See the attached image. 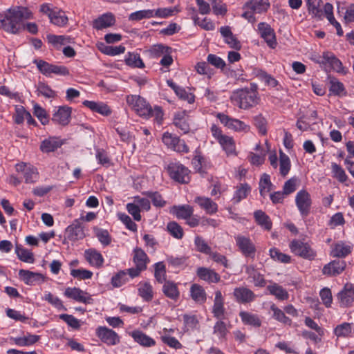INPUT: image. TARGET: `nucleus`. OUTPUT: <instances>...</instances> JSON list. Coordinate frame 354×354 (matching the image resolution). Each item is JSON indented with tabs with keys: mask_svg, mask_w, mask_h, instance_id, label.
<instances>
[{
	"mask_svg": "<svg viewBox=\"0 0 354 354\" xmlns=\"http://www.w3.org/2000/svg\"><path fill=\"white\" fill-rule=\"evenodd\" d=\"M233 296L238 303L248 304L253 301L255 298V294L246 287H237L234 288Z\"/></svg>",
	"mask_w": 354,
	"mask_h": 354,
	"instance_id": "18",
	"label": "nucleus"
},
{
	"mask_svg": "<svg viewBox=\"0 0 354 354\" xmlns=\"http://www.w3.org/2000/svg\"><path fill=\"white\" fill-rule=\"evenodd\" d=\"M126 64L131 67L143 68L145 64L138 53H129L125 58Z\"/></svg>",
	"mask_w": 354,
	"mask_h": 354,
	"instance_id": "51",
	"label": "nucleus"
},
{
	"mask_svg": "<svg viewBox=\"0 0 354 354\" xmlns=\"http://www.w3.org/2000/svg\"><path fill=\"white\" fill-rule=\"evenodd\" d=\"M83 104L92 111L98 113L104 116H109L111 114L110 107L102 102L84 100Z\"/></svg>",
	"mask_w": 354,
	"mask_h": 354,
	"instance_id": "23",
	"label": "nucleus"
},
{
	"mask_svg": "<svg viewBox=\"0 0 354 354\" xmlns=\"http://www.w3.org/2000/svg\"><path fill=\"white\" fill-rule=\"evenodd\" d=\"M197 276L201 279L208 283H218L220 281V275L216 273L214 270L200 267L196 271Z\"/></svg>",
	"mask_w": 354,
	"mask_h": 354,
	"instance_id": "26",
	"label": "nucleus"
},
{
	"mask_svg": "<svg viewBox=\"0 0 354 354\" xmlns=\"http://www.w3.org/2000/svg\"><path fill=\"white\" fill-rule=\"evenodd\" d=\"M174 124L184 133L189 131V115L186 111H180L175 113Z\"/></svg>",
	"mask_w": 354,
	"mask_h": 354,
	"instance_id": "25",
	"label": "nucleus"
},
{
	"mask_svg": "<svg viewBox=\"0 0 354 354\" xmlns=\"http://www.w3.org/2000/svg\"><path fill=\"white\" fill-rule=\"evenodd\" d=\"M153 17V10H141L132 12L129 16V21H138L143 19H150Z\"/></svg>",
	"mask_w": 354,
	"mask_h": 354,
	"instance_id": "54",
	"label": "nucleus"
},
{
	"mask_svg": "<svg viewBox=\"0 0 354 354\" xmlns=\"http://www.w3.org/2000/svg\"><path fill=\"white\" fill-rule=\"evenodd\" d=\"M162 291L167 297L174 300L177 299L180 295L176 284L169 281L164 283Z\"/></svg>",
	"mask_w": 354,
	"mask_h": 354,
	"instance_id": "42",
	"label": "nucleus"
},
{
	"mask_svg": "<svg viewBox=\"0 0 354 354\" xmlns=\"http://www.w3.org/2000/svg\"><path fill=\"white\" fill-rule=\"evenodd\" d=\"M19 276L28 285H31L36 281L43 279L41 274L26 270H20L19 271Z\"/></svg>",
	"mask_w": 354,
	"mask_h": 354,
	"instance_id": "38",
	"label": "nucleus"
},
{
	"mask_svg": "<svg viewBox=\"0 0 354 354\" xmlns=\"http://www.w3.org/2000/svg\"><path fill=\"white\" fill-rule=\"evenodd\" d=\"M239 317L245 325H250L255 328L260 327L261 325V320L257 314L241 311L239 313Z\"/></svg>",
	"mask_w": 354,
	"mask_h": 354,
	"instance_id": "33",
	"label": "nucleus"
},
{
	"mask_svg": "<svg viewBox=\"0 0 354 354\" xmlns=\"http://www.w3.org/2000/svg\"><path fill=\"white\" fill-rule=\"evenodd\" d=\"M71 275L77 280L90 279L93 277V272L84 268H72L70 271Z\"/></svg>",
	"mask_w": 354,
	"mask_h": 354,
	"instance_id": "53",
	"label": "nucleus"
},
{
	"mask_svg": "<svg viewBox=\"0 0 354 354\" xmlns=\"http://www.w3.org/2000/svg\"><path fill=\"white\" fill-rule=\"evenodd\" d=\"M167 230L174 238L180 239L183 236V228L176 222H170L167 224Z\"/></svg>",
	"mask_w": 354,
	"mask_h": 354,
	"instance_id": "64",
	"label": "nucleus"
},
{
	"mask_svg": "<svg viewBox=\"0 0 354 354\" xmlns=\"http://www.w3.org/2000/svg\"><path fill=\"white\" fill-rule=\"evenodd\" d=\"M270 256L274 260L281 263H289L290 261V257L288 254L281 252L278 249L273 248L270 249Z\"/></svg>",
	"mask_w": 354,
	"mask_h": 354,
	"instance_id": "61",
	"label": "nucleus"
},
{
	"mask_svg": "<svg viewBox=\"0 0 354 354\" xmlns=\"http://www.w3.org/2000/svg\"><path fill=\"white\" fill-rule=\"evenodd\" d=\"M194 244L196 250L202 253L209 254H211V248L207 245L205 241L199 236H196L194 239Z\"/></svg>",
	"mask_w": 354,
	"mask_h": 354,
	"instance_id": "63",
	"label": "nucleus"
},
{
	"mask_svg": "<svg viewBox=\"0 0 354 354\" xmlns=\"http://www.w3.org/2000/svg\"><path fill=\"white\" fill-rule=\"evenodd\" d=\"M295 204L301 215L307 216L310 213L312 205L310 194L305 189L298 192L295 196Z\"/></svg>",
	"mask_w": 354,
	"mask_h": 354,
	"instance_id": "12",
	"label": "nucleus"
},
{
	"mask_svg": "<svg viewBox=\"0 0 354 354\" xmlns=\"http://www.w3.org/2000/svg\"><path fill=\"white\" fill-rule=\"evenodd\" d=\"M162 140L165 145L174 151L184 153L189 151V147L185 144V141L171 133H164Z\"/></svg>",
	"mask_w": 354,
	"mask_h": 354,
	"instance_id": "11",
	"label": "nucleus"
},
{
	"mask_svg": "<svg viewBox=\"0 0 354 354\" xmlns=\"http://www.w3.org/2000/svg\"><path fill=\"white\" fill-rule=\"evenodd\" d=\"M316 62L319 64L328 65L337 73L346 74L347 72L342 62L331 52H324L322 55L317 57Z\"/></svg>",
	"mask_w": 354,
	"mask_h": 354,
	"instance_id": "6",
	"label": "nucleus"
},
{
	"mask_svg": "<svg viewBox=\"0 0 354 354\" xmlns=\"http://www.w3.org/2000/svg\"><path fill=\"white\" fill-rule=\"evenodd\" d=\"M257 31L265 40L268 46L274 48L277 46L275 33L271 26L265 22H261L257 26Z\"/></svg>",
	"mask_w": 354,
	"mask_h": 354,
	"instance_id": "15",
	"label": "nucleus"
},
{
	"mask_svg": "<svg viewBox=\"0 0 354 354\" xmlns=\"http://www.w3.org/2000/svg\"><path fill=\"white\" fill-rule=\"evenodd\" d=\"M33 62L44 75L50 76L51 74L64 75L66 73L64 66L53 65L41 59H35Z\"/></svg>",
	"mask_w": 354,
	"mask_h": 354,
	"instance_id": "14",
	"label": "nucleus"
},
{
	"mask_svg": "<svg viewBox=\"0 0 354 354\" xmlns=\"http://www.w3.org/2000/svg\"><path fill=\"white\" fill-rule=\"evenodd\" d=\"M190 294L192 299L198 303H204L206 300V293L204 288L196 283L192 285Z\"/></svg>",
	"mask_w": 354,
	"mask_h": 354,
	"instance_id": "39",
	"label": "nucleus"
},
{
	"mask_svg": "<svg viewBox=\"0 0 354 354\" xmlns=\"http://www.w3.org/2000/svg\"><path fill=\"white\" fill-rule=\"evenodd\" d=\"M127 102L140 116L149 118L151 106L143 97L136 95H128Z\"/></svg>",
	"mask_w": 354,
	"mask_h": 354,
	"instance_id": "7",
	"label": "nucleus"
},
{
	"mask_svg": "<svg viewBox=\"0 0 354 354\" xmlns=\"http://www.w3.org/2000/svg\"><path fill=\"white\" fill-rule=\"evenodd\" d=\"M195 202L207 214H213L218 210L217 204L209 198L198 196L195 198Z\"/></svg>",
	"mask_w": 354,
	"mask_h": 354,
	"instance_id": "29",
	"label": "nucleus"
},
{
	"mask_svg": "<svg viewBox=\"0 0 354 354\" xmlns=\"http://www.w3.org/2000/svg\"><path fill=\"white\" fill-rule=\"evenodd\" d=\"M337 299L341 306H348L354 301V288L351 284H346L338 293Z\"/></svg>",
	"mask_w": 354,
	"mask_h": 354,
	"instance_id": "19",
	"label": "nucleus"
},
{
	"mask_svg": "<svg viewBox=\"0 0 354 354\" xmlns=\"http://www.w3.org/2000/svg\"><path fill=\"white\" fill-rule=\"evenodd\" d=\"M346 263L344 260L335 259L326 264L322 270L324 275L335 277L340 274L346 268Z\"/></svg>",
	"mask_w": 354,
	"mask_h": 354,
	"instance_id": "17",
	"label": "nucleus"
},
{
	"mask_svg": "<svg viewBox=\"0 0 354 354\" xmlns=\"http://www.w3.org/2000/svg\"><path fill=\"white\" fill-rule=\"evenodd\" d=\"M153 10V17L167 18L178 12L179 10L176 7L174 8H160Z\"/></svg>",
	"mask_w": 354,
	"mask_h": 354,
	"instance_id": "55",
	"label": "nucleus"
},
{
	"mask_svg": "<svg viewBox=\"0 0 354 354\" xmlns=\"http://www.w3.org/2000/svg\"><path fill=\"white\" fill-rule=\"evenodd\" d=\"M64 143V140L57 137H49L44 140L40 145V150L44 153H49L61 147Z\"/></svg>",
	"mask_w": 354,
	"mask_h": 354,
	"instance_id": "21",
	"label": "nucleus"
},
{
	"mask_svg": "<svg viewBox=\"0 0 354 354\" xmlns=\"http://www.w3.org/2000/svg\"><path fill=\"white\" fill-rule=\"evenodd\" d=\"M234 239L236 246L245 257L254 258L256 247L250 237L238 234Z\"/></svg>",
	"mask_w": 354,
	"mask_h": 354,
	"instance_id": "10",
	"label": "nucleus"
},
{
	"mask_svg": "<svg viewBox=\"0 0 354 354\" xmlns=\"http://www.w3.org/2000/svg\"><path fill=\"white\" fill-rule=\"evenodd\" d=\"M115 24V18L111 13H106L95 19L93 27L96 30H102L112 26Z\"/></svg>",
	"mask_w": 354,
	"mask_h": 354,
	"instance_id": "27",
	"label": "nucleus"
},
{
	"mask_svg": "<svg viewBox=\"0 0 354 354\" xmlns=\"http://www.w3.org/2000/svg\"><path fill=\"white\" fill-rule=\"evenodd\" d=\"M16 170L22 174L26 183H35L39 178L37 169L31 165L24 162L17 164Z\"/></svg>",
	"mask_w": 354,
	"mask_h": 354,
	"instance_id": "16",
	"label": "nucleus"
},
{
	"mask_svg": "<svg viewBox=\"0 0 354 354\" xmlns=\"http://www.w3.org/2000/svg\"><path fill=\"white\" fill-rule=\"evenodd\" d=\"M246 272L249 277L252 279V281L257 287H264L266 284L263 275L257 271L253 267H248Z\"/></svg>",
	"mask_w": 354,
	"mask_h": 354,
	"instance_id": "43",
	"label": "nucleus"
},
{
	"mask_svg": "<svg viewBox=\"0 0 354 354\" xmlns=\"http://www.w3.org/2000/svg\"><path fill=\"white\" fill-rule=\"evenodd\" d=\"M95 333L102 342L109 346L116 345L120 341L118 333L106 326L97 327Z\"/></svg>",
	"mask_w": 354,
	"mask_h": 354,
	"instance_id": "13",
	"label": "nucleus"
},
{
	"mask_svg": "<svg viewBox=\"0 0 354 354\" xmlns=\"http://www.w3.org/2000/svg\"><path fill=\"white\" fill-rule=\"evenodd\" d=\"M289 246L292 253L304 259L313 260L316 257V252L307 243L295 239L290 242Z\"/></svg>",
	"mask_w": 354,
	"mask_h": 354,
	"instance_id": "8",
	"label": "nucleus"
},
{
	"mask_svg": "<svg viewBox=\"0 0 354 354\" xmlns=\"http://www.w3.org/2000/svg\"><path fill=\"white\" fill-rule=\"evenodd\" d=\"M251 191L250 187L245 183L236 186V189L232 198L234 203H239L241 200L245 198Z\"/></svg>",
	"mask_w": 354,
	"mask_h": 354,
	"instance_id": "40",
	"label": "nucleus"
},
{
	"mask_svg": "<svg viewBox=\"0 0 354 354\" xmlns=\"http://www.w3.org/2000/svg\"><path fill=\"white\" fill-rule=\"evenodd\" d=\"M211 132L227 156L236 155L235 142L232 137L223 134L221 129L215 124L211 127Z\"/></svg>",
	"mask_w": 354,
	"mask_h": 354,
	"instance_id": "4",
	"label": "nucleus"
},
{
	"mask_svg": "<svg viewBox=\"0 0 354 354\" xmlns=\"http://www.w3.org/2000/svg\"><path fill=\"white\" fill-rule=\"evenodd\" d=\"M259 185L260 194L263 197H265L267 193L273 188V184L270 181V176L267 174H262Z\"/></svg>",
	"mask_w": 354,
	"mask_h": 354,
	"instance_id": "41",
	"label": "nucleus"
},
{
	"mask_svg": "<svg viewBox=\"0 0 354 354\" xmlns=\"http://www.w3.org/2000/svg\"><path fill=\"white\" fill-rule=\"evenodd\" d=\"M254 218L256 223L261 226V228L266 231L272 229V223L268 215L262 210H257L254 212Z\"/></svg>",
	"mask_w": 354,
	"mask_h": 354,
	"instance_id": "31",
	"label": "nucleus"
},
{
	"mask_svg": "<svg viewBox=\"0 0 354 354\" xmlns=\"http://www.w3.org/2000/svg\"><path fill=\"white\" fill-rule=\"evenodd\" d=\"M329 91L337 96H345L347 94L344 84L336 79L330 80Z\"/></svg>",
	"mask_w": 354,
	"mask_h": 354,
	"instance_id": "47",
	"label": "nucleus"
},
{
	"mask_svg": "<svg viewBox=\"0 0 354 354\" xmlns=\"http://www.w3.org/2000/svg\"><path fill=\"white\" fill-rule=\"evenodd\" d=\"M217 118L223 125L234 131L248 132L250 130V126L244 122L230 118L224 113H218Z\"/></svg>",
	"mask_w": 354,
	"mask_h": 354,
	"instance_id": "9",
	"label": "nucleus"
},
{
	"mask_svg": "<svg viewBox=\"0 0 354 354\" xmlns=\"http://www.w3.org/2000/svg\"><path fill=\"white\" fill-rule=\"evenodd\" d=\"M133 252V261L136 266L146 270L147 264L149 263V259L145 252L140 248H136Z\"/></svg>",
	"mask_w": 354,
	"mask_h": 354,
	"instance_id": "30",
	"label": "nucleus"
},
{
	"mask_svg": "<svg viewBox=\"0 0 354 354\" xmlns=\"http://www.w3.org/2000/svg\"><path fill=\"white\" fill-rule=\"evenodd\" d=\"M225 313V309L224 307V299L222 293L220 290H217L215 292L212 313L216 318L223 319L224 318Z\"/></svg>",
	"mask_w": 354,
	"mask_h": 354,
	"instance_id": "22",
	"label": "nucleus"
},
{
	"mask_svg": "<svg viewBox=\"0 0 354 354\" xmlns=\"http://www.w3.org/2000/svg\"><path fill=\"white\" fill-rule=\"evenodd\" d=\"M320 3L321 0H306L308 12L314 17L321 18L322 16Z\"/></svg>",
	"mask_w": 354,
	"mask_h": 354,
	"instance_id": "48",
	"label": "nucleus"
},
{
	"mask_svg": "<svg viewBox=\"0 0 354 354\" xmlns=\"http://www.w3.org/2000/svg\"><path fill=\"white\" fill-rule=\"evenodd\" d=\"M331 171L333 176L339 182L344 183L347 180V175L344 169L335 162L331 164Z\"/></svg>",
	"mask_w": 354,
	"mask_h": 354,
	"instance_id": "59",
	"label": "nucleus"
},
{
	"mask_svg": "<svg viewBox=\"0 0 354 354\" xmlns=\"http://www.w3.org/2000/svg\"><path fill=\"white\" fill-rule=\"evenodd\" d=\"M33 18L32 11L24 6L9 8L4 14H0V28L8 32L16 34L22 27L24 20Z\"/></svg>",
	"mask_w": 354,
	"mask_h": 354,
	"instance_id": "1",
	"label": "nucleus"
},
{
	"mask_svg": "<svg viewBox=\"0 0 354 354\" xmlns=\"http://www.w3.org/2000/svg\"><path fill=\"white\" fill-rule=\"evenodd\" d=\"M170 212L174 214L178 218L187 219L193 214L194 209L189 205L173 206Z\"/></svg>",
	"mask_w": 354,
	"mask_h": 354,
	"instance_id": "34",
	"label": "nucleus"
},
{
	"mask_svg": "<svg viewBox=\"0 0 354 354\" xmlns=\"http://www.w3.org/2000/svg\"><path fill=\"white\" fill-rule=\"evenodd\" d=\"M269 0H250L245 3L243 9L245 11L242 17L250 22H254L256 19L254 14H262L266 12L270 8Z\"/></svg>",
	"mask_w": 354,
	"mask_h": 354,
	"instance_id": "3",
	"label": "nucleus"
},
{
	"mask_svg": "<svg viewBox=\"0 0 354 354\" xmlns=\"http://www.w3.org/2000/svg\"><path fill=\"white\" fill-rule=\"evenodd\" d=\"M84 257L89 264L95 268H100L104 263V258L100 252L95 249L86 250L84 252Z\"/></svg>",
	"mask_w": 354,
	"mask_h": 354,
	"instance_id": "28",
	"label": "nucleus"
},
{
	"mask_svg": "<svg viewBox=\"0 0 354 354\" xmlns=\"http://www.w3.org/2000/svg\"><path fill=\"white\" fill-rule=\"evenodd\" d=\"M269 293L276 297L278 300L284 301L289 298L288 291L277 283H271L267 286Z\"/></svg>",
	"mask_w": 354,
	"mask_h": 354,
	"instance_id": "32",
	"label": "nucleus"
},
{
	"mask_svg": "<svg viewBox=\"0 0 354 354\" xmlns=\"http://www.w3.org/2000/svg\"><path fill=\"white\" fill-rule=\"evenodd\" d=\"M232 103L242 109H248L258 104L257 86L251 84L250 88H245L235 91L231 95Z\"/></svg>",
	"mask_w": 354,
	"mask_h": 354,
	"instance_id": "2",
	"label": "nucleus"
},
{
	"mask_svg": "<svg viewBox=\"0 0 354 354\" xmlns=\"http://www.w3.org/2000/svg\"><path fill=\"white\" fill-rule=\"evenodd\" d=\"M52 120L57 124L65 126L66 124V107L59 106L53 113Z\"/></svg>",
	"mask_w": 354,
	"mask_h": 354,
	"instance_id": "56",
	"label": "nucleus"
},
{
	"mask_svg": "<svg viewBox=\"0 0 354 354\" xmlns=\"http://www.w3.org/2000/svg\"><path fill=\"white\" fill-rule=\"evenodd\" d=\"M138 293L145 301H151L153 297V288L149 282L139 283Z\"/></svg>",
	"mask_w": 354,
	"mask_h": 354,
	"instance_id": "44",
	"label": "nucleus"
},
{
	"mask_svg": "<svg viewBox=\"0 0 354 354\" xmlns=\"http://www.w3.org/2000/svg\"><path fill=\"white\" fill-rule=\"evenodd\" d=\"M154 277L158 283H163L166 279V268L163 262H158L154 265Z\"/></svg>",
	"mask_w": 354,
	"mask_h": 354,
	"instance_id": "58",
	"label": "nucleus"
},
{
	"mask_svg": "<svg viewBox=\"0 0 354 354\" xmlns=\"http://www.w3.org/2000/svg\"><path fill=\"white\" fill-rule=\"evenodd\" d=\"M353 324L344 322L342 324L337 325L335 329L334 333L337 337H348L353 331Z\"/></svg>",
	"mask_w": 354,
	"mask_h": 354,
	"instance_id": "46",
	"label": "nucleus"
},
{
	"mask_svg": "<svg viewBox=\"0 0 354 354\" xmlns=\"http://www.w3.org/2000/svg\"><path fill=\"white\" fill-rule=\"evenodd\" d=\"M213 333L216 335L218 338L221 340H225L227 333L225 323L222 319L216 322L213 328Z\"/></svg>",
	"mask_w": 354,
	"mask_h": 354,
	"instance_id": "52",
	"label": "nucleus"
},
{
	"mask_svg": "<svg viewBox=\"0 0 354 354\" xmlns=\"http://www.w3.org/2000/svg\"><path fill=\"white\" fill-rule=\"evenodd\" d=\"M171 178L180 183L189 181V170L179 162H171L167 167Z\"/></svg>",
	"mask_w": 354,
	"mask_h": 354,
	"instance_id": "5",
	"label": "nucleus"
},
{
	"mask_svg": "<svg viewBox=\"0 0 354 354\" xmlns=\"http://www.w3.org/2000/svg\"><path fill=\"white\" fill-rule=\"evenodd\" d=\"M270 310L273 313L272 317L274 319L283 324H291V319L289 317H286L284 312L279 309L276 305L272 304L270 306Z\"/></svg>",
	"mask_w": 354,
	"mask_h": 354,
	"instance_id": "50",
	"label": "nucleus"
},
{
	"mask_svg": "<svg viewBox=\"0 0 354 354\" xmlns=\"http://www.w3.org/2000/svg\"><path fill=\"white\" fill-rule=\"evenodd\" d=\"M192 19L196 25H198L205 30H213L215 28L212 21L206 17L201 20L198 16L194 15L192 17Z\"/></svg>",
	"mask_w": 354,
	"mask_h": 354,
	"instance_id": "60",
	"label": "nucleus"
},
{
	"mask_svg": "<svg viewBox=\"0 0 354 354\" xmlns=\"http://www.w3.org/2000/svg\"><path fill=\"white\" fill-rule=\"evenodd\" d=\"M352 245L343 241H338L332 246L330 255L333 257L344 258L352 252Z\"/></svg>",
	"mask_w": 354,
	"mask_h": 354,
	"instance_id": "20",
	"label": "nucleus"
},
{
	"mask_svg": "<svg viewBox=\"0 0 354 354\" xmlns=\"http://www.w3.org/2000/svg\"><path fill=\"white\" fill-rule=\"evenodd\" d=\"M135 342L143 346L150 347L156 344L153 339L140 330H134L131 333Z\"/></svg>",
	"mask_w": 354,
	"mask_h": 354,
	"instance_id": "35",
	"label": "nucleus"
},
{
	"mask_svg": "<svg viewBox=\"0 0 354 354\" xmlns=\"http://www.w3.org/2000/svg\"><path fill=\"white\" fill-rule=\"evenodd\" d=\"M291 167L289 157L283 152L280 151L279 156V171L281 176H286Z\"/></svg>",
	"mask_w": 354,
	"mask_h": 354,
	"instance_id": "49",
	"label": "nucleus"
},
{
	"mask_svg": "<svg viewBox=\"0 0 354 354\" xmlns=\"http://www.w3.org/2000/svg\"><path fill=\"white\" fill-rule=\"evenodd\" d=\"M98 49L100 51L105 55L109 56H115L124 53L125 47L122 45L117 46H106L103 43L97 44Z\"/></svg>",
	"mask_w": 354,
	"mask_h": 354,
	"instance_id": "36",
	"label": "nucleus"
},
{
	"mask_svg": "<svg viewBox=\"0 0 354 354\" xmlns=\"http://www.w3.org/2000/svg\"><path fill=\"white\" fill-rule=\"evenodd\" d=\"M15 252L18 258L24 262L32 263L35 261L33 254L21 245H16Z\"/></svg>",
	"mask_w": 354,
	"mask_h": 354,
	"instance_id": "45",
	"label": "nucleus"
},
{
	"mask_svg": "<svg viewBox=\"0 0 354 354\" xmlns=\"http://www.w3.org/2000/svg\"><path fill=\"white\" fill-rule=\"evenodd\" d=\"M300 180L297 177H292L285 182L283 191L286 194V195H289L293 193L299 185Z\"/></svg>",
	"mask_w": 354,
	"mask_h": 354,
	"instance_id": "57",
	"label": "nucleus"
},
{
	"mask_svg": "<svg viewBox=\"0 0 354 354\" xmlns=\"http://www.w3.org/2000/svg\"><path fill=\"white\" fill-rule=\"evenodd\" d=\"M33 111L34 115L39 119L43 125H46L48 123V117L44 109L39 104H35L33 106Z\"/></svg>",
	"mask_w": 354,
	"mask_h": 354,
	"instance_id": "62",
	"label": "nucleus"
},
{
	"mask_svg": "<svg viewBox=\"0 0 354 354\" xmlns=\"http://www.w3.org/2000/svg\"><path fill=\"white\" fill-rule=\"evenodd\" d=\"M68 238L72 241L82 239L84 237V230L78 221L68 227Z\"/></svg>",
	"mask_w": 354,
	"mask_h": 354,
	"instance_id": "37",
	"label": "nucleus"
},
{
	"mask_svg": "<svg viewBox=\"0 0 354 354\" xmlns=\"http://www.w3.org/2000/svg\"><path fill=\"white\" fill-rule=\"evenodd\" d=\"M68 297L84 304H91L93 301L91 296L79 288H68Z\"/></svg>",
	"mask_w": 354,
	"mask_h": 354,
	"instance_id": "24",
	"label": "nucleus"
}]
</instances>
